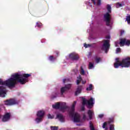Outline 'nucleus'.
<instances>
[{"label":"nucleus","mask_w":130,"mask_h":130,"mask_svg":"<svg viewBox=\"0 0 130 130\" xmlns=\"http://www.w3.org/2000/svg\"><path fill=\"white\" fill-rule=\"evenodd\" d=\"M93 90V85L90 84L89 87L86 88V91H92Z\"/></svg>","instance_id":"393cba45"},{"label":"nucleus","mask_w":130,"mask_h":130,"mask_svg":"<svg viewBox=\"0 0 130 130\" xmlns=\"http://www.w3.org/2000/svg\"><path fill=\"white\" fill-rule=\"evenodd\" d=\"M82 106L81 107L82 111H85V105H86L88 109H92V107H94V99L91 98L89 100H87L85 98H82Z\"/></svg>","instance_id":"7ed1b4c3"},{"label":"nucleus","mask_w":130,"mask_h":130,"mask_svg":"<svg viewBox=\"0 0 130 130\" xmlns=\"http://www.w3.org/2000/svg\"><path fill=\"white\" fill-rule=\"evenodd\" d=\"M126 21L128 24H130V15L126 16Z\"/></svg>","instance_id":"7c9ffc66"},{"label":"nucleus","mask_w":130,"mask_h":130,"mask_svg":"<svg viewBox=\"0 0 130 130\" xmlns=\"http://www.w3.org/2000/svg\"><path fill=\"white\" fill-rule=\"evenodd\" d=\"M76 104H77V102L74 101L69 111V115L72 116V117H74V121L75 122H80V115L78 113H75Z\"/></svg>","instance_id":"39448f33"},{"label":"nucleus","mask_w":130,"mask_h":130,"mask_svg":"<svg viewBox=\"0 0 130 130\" xmlns=\"http://www.w3.org/2000/svg\"><path fill=\"white\" fill-rule=\"evenodd\" d=\"M80 73L81 75H85V70H84V69L83 68V67H82V66L80 67Z\"/></svg>","instance_id":"b1692460"},{"label":"nucleus","mask_w":130,"mask_h":130,"mask_svg":"<svg viewBox=\"0 0 130 130\" xmlns=\"http://www.w3.org/2000/svg\"><path fill=\"white\" fill-rule=\"evenodd\" d=\"M68 109V106H60V110L61 111H62L63 112H64V110H66V109Z\"/></svg>","instance_id":"aec40b11"},{"label":"nucleus","mask_w":130,"mask_h":130,"mask_svg":"<svg viewBox=\"0 0 130 130\" xmlns=\"http://www.w3.org/2000/svg\"><path fill=\"white\" fill-rule=\"evenodd\" d=\"M104 116V115L103 114H100L99 115V117H100V118H102Z\"/></svg>","instance_id":"4c0bfd02"},{"label":"nucleus","mask_w":130,"mask_h":130,"mask_svg":"<svg viewBox=\"0 0 130 130\" xmlns=\"http://www.w3.org/2000/svg\"><path fill=\"white\" fill-rule=\"evenodd\" d=\"M89 127H90V130H95L94 125H93V123H92L91 121L89 122Z\"/></svg>","instance_id":"bb28decb"},{"label":"nucleus","mask_w":130,"mask_h":130,"mask_svg":"<svg viewBox=\"0 0 130 130\" xmlns=\"http://www.w3.org/2000/svg\"><path fill=\"white\" fill-rule=\"evenodd\" d=\"M69 58L71 60H79L80 57L79 56V54L76 53H71L69 54Z\"/></svg>","instance_id":"6e6552de"},{"label":"nucleus","mask_w":130,"mask_h":130,"mask_svg":"<svg viewBox=\"0 0 130 130\" xmlns=\"http://www.w3.org/2000/svg\"><path fill=\"white\" fill-rule=\"evenodd\" d=\"M49 60L50 61H54L55 59H56V58L54 57L53 56L51 55L48 58Z\"/></svg>","instance_id":"4be33fe9"},{"label":"nucleus","mask_w":130,"mask_h":130,"mask_svg":"<svg viewBox=\"0 0 130 130\" xmlns=\"http://www.w3.org/2000/svg\"><path fill=\"white\" fill-rule=\"evenodd\" d=\"M116 8H118L122 7V4H120L119 3H117L116 4Z\"/></svg>","instance_id":"c756f323"},{"label":"nucleus","mask_w":130,"mask_h":130,"mask_svg":"<svg viewBox=\"0 0 130 130\" xmlns=\"http://www.w3.org/2000/svg\"><path fill=\"white\" fill-rule=\"evenodd\" d=\"M110 130H115L114 129V125H113V124L110 125Z\"/></svg>","instance_id":"473e14b6"},{"label":"nucleus","mask_w":130,"mask_h":130,"mask_svg":"<svg viewBox=\"0 0 130 130\" xmlns=\"http://www.w3.org/2000/svg\"><path fill=\"white\" fill-rule=\"evenodd\" d=\"M94 44H95V43H93L91 44H87V46H88V47H91V46H93V45H94Z\"/></svg>","instance_id":"c9c22d12"},{"label":"nucleus","mask_w":130,"mask_h":130,"mask_svg":"<svg viewBox=\"0 0 130 130\" xmlns=\"http://www.w3.org/2000/svg\"><path fill=\"white\" fill-rule=\"evenodd\" d=\"M48 118H52V117L50 114H48Z\"/></svg>","instance_id":"58836bf2"},{"label":"nucleus","mask_w":130,"mask_h":130,"mask_svg":"<svg viewBox=\"0 0 130 130\" xmlns=\"http://www.w3.org/2000/svg\"><path fill=\"white\" fill-rule=\"evenodd\" d=\"M45 114V112H44V111L40 110L38 111L37 116H38V117H42L43 118V117H44Z\"/></svg>","instance_id":"2eb2a0df"},{"label":"nucleus","mask_w":130,"mask_h":130,"mask_svg":"<svg viewBox=\"0 0 130 130\" xmlns=\"http://www.w3.org/2000/svg\"><path fill=\"white\" fill-rule=\"evenodd\" d=\"M58 127L57 126H51V130H57Z\"/></svg>","instance_id":"72a5a7b5"},{"label":"nucleus","mask_w":130,"mask_h":130,"mask_svg":"<svg viewBox=\"0 0 130 130\" xmlns=\"http://www.w3.org/2000/svg\"><path fill=\"white\" fill-rule=\"evenodd\" d=\"M56 118H58L61 122H64V117L61 114H58L56 115Z\"/></svg>","instance_id":"4468645a"},{"label":"nucleus","mask_w":130,"mask_h":130,"mask_svg":"<svg viewBox=\"0 0 130 130\" xmlns=\"http://www.w3.org/2000/svg\"><path fill=\"white\" fill-rule=\"evenodd\" d=\"M82 90H83V86L82 85L78 86L75 92V96H78L79 94H80V93H82Z\"/></svg>","instance_id":"ddd939ff"},{"label":"nucleus","mask_w":130,"mask_h":130,"mask_svg":"<svg viewBox=\"0 0 130 130\" xmlns=\"http://www.w3.org/2000/svg\"><path fill=\"white\" fill-rule=\"evenodd\" d=\"M94 68V64H93L92 62H89L88 69L89 70H92V69Z\"/></svg>","instance_id":"a878e982"},{"label":"nucleus","mask_w":130,"mask_h":130,"mask_svg":"<svg viewBox=\"0 0 130 130\" xmlns=\"http://www.w3.org/2000/svg\"><path fill=\"white\" fill-rule=\"evenodd\" d=\"M16 75L15 77L16 79H18V83H20L22 85H24V84H26L27 82H28V78L29 77H31V74H19V73H15Z\"/></svg>","instance_id":"423d86ee"},{"label":"nucleus","mask_w":130,"mask_h":130,"mask_svg":"<svg viewBox=\"0 0 130 130\" xmlns=\"http://www.w3.org/2000/svg\"><path fill=\"white\" fill-rule=\"evenodd\" d=\"M36 25H37V27H38V28H40V27H42L43 24L41 23V22H37Z\"/></svg>","instance_id":"c85d7f7f"},{"label":"nucleus","mask_w":130,"mask_h":130,"mask_svg":"<svg viewBox=\"0 0 130 130\" xmlns=\"http://www.w3.org/2000/svg\"><path fill=\"white\" fill-rule=\"evenodd\" d=\"M103 42H104V44L103 45V48H105V51H107V50L109 49V47H110V44H109V40H103Z\"/></svg>","instance_id":"9d476101"},{"label":"nucleus","mask_w":130,"mask_h":130,"mask_svg":"<svg viewBox=\"0 0 130 130\" xmlns=\"http://www.w3.org/2000/svg\"><path fill=\"white\" fill-rule=\"evenodd\" d=\"M84 47H85V48H88V44L85 43L84 44Z\"/></svg>","instance_id":"a19ab883"},{"label":"nucleus","mask_w":130,"mask_h":130,"mask_svg":"<svg viewBox=\"0 0 130 130\" xmlns=\"http://www.w3.org/2000/svg\"><path fill=\"white\" fill-rule=\"evenodd\" d=\"M16 76V73L11 76V78H9L8 80L3 81V85L7 86L8 88H13L15 87L17 82L19 83V79L15 77Z\"/></svg>","instance_id":"f03ea898"},{"label":"nucleus","mask_w":130,"mask_h":130,"mask_svg":"<svg viewBox=\"0 0 130 130\" xmlns=\"http://www.w3.org/2000/svg\"><path fill=\"white\" fill-rule=\"evenodd\" d=\"M71 87H72V84H68L65 85L64 87H63L61 88V94L62 95L65 91H67V90H69L71 89Z\"/></svg>","instance_id":"9b49d317"},{"label":"nucleus","mask_w":130,"mask_h":130,"mask_svg":"<svg viewBox=\"0 0 130 130\" xmlns=\"http://www.w3.org/2000/svg\"><path fill=\"white\" fill-rule=\"evenodd\" d=\"M125 41H126L125 39H120V42L119 43L120 46H121V47L124 46V45L125 44Z\"/></svg>","instance_id":"dca6fc26"},{"label":"nucleus","mask_w":130,"mask_h":130,"mask_svg":"<svg viewBox=\"0 0 130 130\" xmlns=\"http://www.w3.org/2000/svg\"><path fill=\"white\" fill-rule=\"evenodd\" d=\"M87 114L89 117V119H92V118L93 117V115L94 114V113L93 112V111H92V110H89L88 111Z\"/></svg>","instance_id":"f3484780"},{"label":"nucleus","mask_w":130,"mask_h":130,"mask_svg":"<svg viewBox=\"0 0 130 130\" xmlns=\"http://www.w3.org/2000/svg\"><path fill=\"white\" fill-rule=\"evenodd\" d=\"M96 5H97V6H101V0H97Z\"/></svg>","instance_id":"f704fd0d"},{"label":"nucleus","mask_w":130,"mask_h":130,"mask_svg":"<svg viewBox=\"0 0 130 130\" xmlns=\"http://www.w3.org/2000/svg\"><path fill=\"white\" fill-rule=\"evenodd\" d=\"M57 55L58 54V52H57Z\"/></svg>","instance_id":"3c124183"},{"label":"nucleus","mask_w":130,"mask_h":130,"mask_svg":"<svg viewBox=\"0 0 130 130\" xmlns=\"http://www.w3.org/2000/svg\"><path fill=\"white\" fill-rule=\"evenodd\" d=\"M112 122H113V120H110L108 122V123L110 124L112 123Z\"/></svg>","instance_id":"79ce46f5"},{"label":"nucleus","mask_w":130,"mask_h":130,"mask_svg":"<svg viewBox=\"0 0 130 130\" xmlns=\"http://www.w3.org/2000/svg\"><path fill=\"white\" fill-rule=\"evenodd\" d=\"M86 116H85V115H83V119H86Z\"/></svg>","instance_id":"49530a36"},{"label":"nucleus","mask_w":130,"mask_h":130,"mask_svg":"<svg viewBox=\"0 0 130 130\" xmlns=\"http://www.w3.org/2000/svg\"><path fill=\"white\" fill-rule=\"evenodd\" d=\"M123 33H124V30L121 31V36L122 35V34H123Z\"/></svg>","instance_id":"c03bdc74"},{"label":"nucleus","mask_w":130,"mask_h":130,"mask_svg":"<svg viewBox=\"0 0 130 130\" xmlns=\"http://www.w3.org/2000/svg\"><path fill=\"white\" fill-rule=\"evenodd\" d=\"M107 125V122H105L103 125V128H105V130L108 129V128L106 127Z\"/></svg>","instance_id":"cd10ccee"},{"label":"nucleus","mask_w":130,"mask_h":130,"mask_svg":"<svg viewBox=\"0 0 130 130\" xmlns=\"http://www.w3.org/2000/svg\"><path fill=\"white\" fill-rule=\"evenodd\" d=\"M125 45H127V46H129V45H130V40H127V41H125Z\"/></svg>","instance_id":"2f4dec72"},{"label":"nucleus","mask_w":130,"mask_h":130,"mask_svg":"<svg viewBox=\"0 0 130 130\" xmlns=\"http://www.w3.org/2000/svg\"><path fill=\"white\" fill-rule=\"evenodd\" d=\"M115 46L116 47H117V43H116V42L115 43Z\"/></svg>","instance_id":"09e8293b"},{"label":"nucleus","mask_w":130,"mask_h":130,"mask_svg":"<svg viewBox=\"0 0 130 130\" xmlns=\"http://www.w3.org/2000/svg\"><path fill=\"white\" fill-rule=\"evenodd\" d=\"M52 107L54 109H59L60 108V104L57 103L56 104L53 105Z\"/></svg>","instance_id":"a211bd4d"},{"label":"nucleus","mask_w":130,"mask_h":130,"mask_svg":"<svg viewBox=\"0 0 130 130\" xmlns=\"http://www.w3.org/2000/svg\"><path fill=\"white\" fill-rule=\"evenodd\" d=\"M5 105L7 106H13V105H18L19 104V101L15 99H10L4 101Z\"/></svg>","instance_id":"0eeeda50"},{"label":"nucleus","mask_w":130,"mask_h":130,"mask_svg":"<svg viewBox=\"0 0 130 130\" xmlns=\"http://www.w3.org/2000/svg\"><path fill=\"white\" fill-rule=\"evenodd\" d=\"M107 39H109L110 38V37H107Z\"/></svg>","instance_id":"8fccbe9b"},{"label":"nucleus","mask_w":130,"mask_h":130,"mask_svg":"<svg viewBox=\"0 0 130 130\" xmlns=\"http://www.w3.org/2000/svg\"><path fill=\"white\" fill-rule=\"evenodd\" d=\"M0 85H4V81H0Z\"/></svg>","instance_id":"37998d69"},{"label":"nucleus","mask_w":130,"mask_h":130,"mask_svg":"<svg viewBox=\"0 0 130 130\" xmlns=\"http://www.w3.org/2000/svg\"><path fill=\"white\" fill-rule=\"evenodd\" d=\"M93 5H96V1L95 0H91Z\"/></svg>","instance_id":"ea45409f"},{"label":"nucleus","mask_w":130,"mask_h":130,"mask_svg":"<svg viewBox=\"0 0 130 130\" xmlns=\"http://www.w3.org/2000/svg\"><path fill=\"white\" fill-rule=\"evenodd\" d=\"M66 81H67V79H63V83L64 84L66 83Z\"/></svg>","instance_id":"de8ad7c7"},{"label":"nucleus","mask_w":130,"mask_h":130,"mask_svg":"<svg viewBox=\"0 0 130 130\" xmlns=\"http://www.w3.org/2000/svg\"><path fill=\"white\" fill-rule=\"evenodd\" d=\"M7 95V89L5 86H0V97L5 98Z\"/></svg>","instance_id":"1a4fd4ad"},{"label":"nucleus","mask_w":130,"mask_h":130,"mask_svg":"<svg viewBox=\"0 0 130 130\" xmlns=\"http://www.w3.org/2000/svg\"><path fill=\"white\" fill-rule=\"evenodd\" d=\"M116 52L117 53L120 52V48H118L116 49Z\"/></svg>","instance_id":"e433bc0d"},{"label":"nucleus","mask_w":130,"mask_h":130,"mask_svg":"<svg viewBox=\"0 0 130 130\" xmlns=\"http://www.w3.org/2000/svg\"><path fill=\"white\" fill-rule=\"evenodd\" d=\"M116 61L114 63V67L115 69H118L119 67L122 68H129L130 67V57H127L123 59L122 61H119V59L116 58Z\"/></svg>","instance_id":"f257e3e1"},{"label":"nucleus","mask_w":130,"mask_h":130,"mask_svg":"<svg viewBox=\"0 0 130 130\" xmlns=\"http://www.w3.org/2000/svg\"><path fill=\"white\" fill-rule=\"evenodd\" d=\"M94 59H95V62L96 63H99V62H100V61H101V57H95Z\"/></svg>","instance_id":"5701e85b"},{"label":"nucleus","mask_w":130,"mask_h":130,"mask_svg":"<svg viewBox=\"0 0 130 130\" xmlns=\"http://www.w3.org/2000/svg\"><path fill=\"white\" fill-rule=\"evenodd\" d=\"M82 84H83V85H84V84H85V83H86V81H82Z\"/></svg>","instance_id":"a18cd8bd"},{"label":"nucleus","mask_w":130,"mask_h":130,"mask_svg":"<svg viewBox=\"0 0 130 130\" xmlns=\"http://www.w3.org/2000/svg\"><path fill=\"white\" fill-rule=\"evenodd\" d=\"M11 118V114L9 113H7L3 116L2 121L6 122L8 121Z\"/></svg>","instance_id":"f8f14e48"},{"label":"nucleus","mask_w":130,"mask_h":130,"mask_svg":"<svg viewBox=\"0 0 130 130\" xmlns=\"http://www.w3.org/2000/svg\"><path fill=\"white\" fill-rule=\"evenodd\" d=\"M36 121L37 122V123H39L40 122H41L43 120V118L41 117H38L36 118Z\"/></svg>","instance_id":"6ab92c4d"},{"label":"nucleus","mask_w":130,"mask_h":130,"mask_svg":"<svg viewBox=\"0 0 130 130\" xmlns=\"http://www.w3.org/2000/svg\"><path fill=\"white\" fill-rule=\"evenodd\" d=\"M107 10L108 12L104 15V21L106 22V25L108 27H111L110 23L111 22V15L110 14L111 13V6L108 4L107 5Z\"/></svg>","instance_id":"20e7f679"},{"label":"nucleus","mask_w":130,"mask_h":130,"mask_svg":"<svg viewBox=\"0 0 130 130\" xmlns=\"http://www.w3.org/2000/svg\"><path fill=\"white\" fill-rule=\"evenodd\" d=\"M78 80H77V85H79L81 82H82V80H83V78H82V77L81 76H79L78 77H77Z\"/></svg>","instance_id":"412c9836"}]
</instances>
